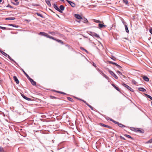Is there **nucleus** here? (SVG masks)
<instances>
[{
	"label": "nucleus",
	"instance_id": "338daca9",
	"mask_svg": "<svg viewBox=\"0 0 152 152\" xmlns=\"http://www.w3.org/2000/svg\"><path fill=\"white\" fill-rule=\"evenodd\" d=\"M9 7H12L11 6H9Z\"/></svg>",
	"mask_w": 152,
	"mask_h": 152
},
{
	"label": "nucleus",
	"instance_id": "0eeeda50",
	"mask_svg": "<svg viewBox=\"0 0 152 152\" xmlns=\"http://www.w3.org/2000/svg\"><path fill=\"white\" fill-rule=\"evenodd\" d=\"M132 129H131L132 130L134 131L135 132H138L140 133H142L143 132L142 131L139 130V129H136L134 128H132Z\"/></svg>",
	"mask_w": 152,
	"mask_h": 152
},
{
	"label": "nucleus",
	"instance_id": "69168bd1",
	"mask_svg": "<svg viewBox=\"0 0 152 152\" xmlns=\"http://www.w3.org/2000/svg\"><path fill=\"white\" fill-rule=\"evenodd\" d=\"M9 7H12L11 6H9Z\"/></svg>",
	"mask_w": 152,
	"mask_h": 152
},
{
	"label": "nucleus",
	"instance_id": "c756f323",
	"mask_svg": "<svg viewBox=\"0 0 152 152\" xmlns=\"http://www.w3.org/2000/svg\"><path fill=\"white\" fill-rule=\"evenodd\" d=\"M124 136H125L129 138H131V139H133L129 135L125 134Z\"/></svg>",
	"mask_w": 152,
	"mask_h": 152
},
{
	"label": "nucleus",
	"instance_id": "5701e85b",
	"mask_svg": "<svg viewBox=\"0 0 152 152\" xmlns=\"http://www.w3.org/2000/svg\"><path fill=\"white\" fill-rule=\"evenodd\" d=\"M118 125L120 127H121V128L124 127H125L126 126L125 125L122 124H121L119 123Z\"/></svg>",
	"mask_w": 152,
	"mask_h": 152
},
{
	"label": "nucleus",
	"instance_id": "473e14b6",
	"mask_svg": "<svg viewBox=\"0 0 152 152\" xmlns=\"http://www.w3.org/2000/svg\"><path fill=\"white\" fill-rule=\"evenodd\" d=\"M4 148L1 147H0V152H4Z\"/></svg>",
	"mask_w": 152,
	"mask_h": 152
},
{
	"label": "nucleus",
	"instance_id": "c03bdc74",
	"mask_svg": "<svg viewBox=\"0 0 152 152\" xmlns=\"http://www.w3.org/2000/svg\"><path fill=\"white\" fill-rule=\"evenodd\" d=\"M117 73L120 74V75H122V73L119 71H118L117 72Z\"/></svg>",
	"mask_w": 152,
	"mask_h": 152
},
{
	"label": "nucleus",
	"instance_id": "423d86ee",
	"mask_svg": "<svg viewBox=\"0 0 152 152\" xmlns=\"http://www.w3.org/2000/svg\"><path fill=\"white\" fill-rule=\"evenodd\" d=\"M32 84L34 86H35L36 85V83L35 81H34V80L32 79L30 77V78H29L28 79Z\"/></svg>",
	"mask_w": 152,
	"mask_h": 152
},
{
	"label": "nucleus",
	"instance_id": "412c9836",
	"mask_svg": "<svg viewBox=\"0 0 152 152\" xmlns=\"http://www.w3.org/2000/svg\"><path fill=\"white\" fill-rule=\"evenodd\" d=\"M0 52L2 54L4 55L5 56H8V54H7V53H5V52H4L3 51L0 50Z\"/></svg>",
	"mask_w": 152,
	"mask_h": 152
},
{
	"label": "nucleus",
	"instance_id": "e2e57ef3",
	"mask_svg": "<svg viewBox=\"0 0 152 152\" xmlns=\"http://www.w3.org/2000/svg\"><path fill=\"white\" fill-rule=\"evenodd\" d=\"M61 1H64V0H61Z\"/></svg>",
	"mask_w": 152,
	"mask_h": 152
},
{
	"label": "nucleus",
	"instance_id": "f3484780",
	"mask_svg": "<svg viewBox=\"0 0 152 152\" xmlns=\"http://www.w3.org/2000/svg\"><path fill=\"white\" fill-rule=\"evenodd\" d=\"M138 89L140 91L143 92L145 91H146V89L143 88H138Z\"/></svg>",
	"mask_w": 152,
	"mask_h": 152
},
{
	"label": "nucleus",
	"instance_id": "6e6d98bb",
	"mask_svg": "<svg viewBox=\"0 0 152 152\" xmlns=\"http://www.w3.org/2000/svg\"><path fill=\"white\" fill-rule=\"evenodd\" d=\"M84 50L86 52H87V53H88V51H87V50H86V49H84Z\"/></svg>",
	"mask_w": 152,
	"mask_h": 152
},
{
	"label": "nucleus",
	"instance_id": "de8ad7c7",
	"mask_svg": "<svg viewBox=\"0 0 152 152\" xmlns=\"http://www.w3.org/2000/svg\"><path fill=\"white\" fill-rule=\"evenodd\" d=\"M50 39H53V40H55V41H56V39L55 38H54L53 37H52V36L51 37V38H50Z\"/></svg>",
	"mask_w": 152,
	"mask_h": 152
},
{
	"label": "nucleus",
	"instance_id": "f257e3e1",
	"mask_svg": "<svg viewBox=\"0 0 152 152\" xmlns=\"http://www.w3.org/2000/svg\"><path fill=\"white\" fill-rule=\"evenodd\" d=\"M122 85L124 86L126 88L130 90V91L132 92L134 91V90L130 87H129V86H128L127 85L125 84L124 83H123L122 84Z\"/></svg>",
	"mask_w": 152,
	"mask_h": 152
},
{
	"label": "nucleus",
	"instance_id": "9d476101",
	"mask_svg": "<svg viewBox=\"0 0 152 152\" xmlns=\"http://www.w3.org/2000/svg\"><path fill=\"white\" fill-rule=\"evenodd\" d=\"M52 0H45V2L49 7L51 6L50 1Z\"/></svg>",
	"mask_w": 152,
	"mask_h": 152
},
{
	"label": "nucleus",
	"instance_id": "393cba45",
	"mask_svg": "<svg viewBox=\"0 0 152 152\" xmlns=\"http://www.w3.org/2000/svg\"><path fill=\"white\" fill-rule=\"evenodd\" d=\"M125 30H126V32L127 33H129V30H128V28L127 26L126 25H125Z\"/></svg>",
	"mask_w": 152,
	"mask_h": 152
},
{
	"label": "nucleus",
	"instance_id": "4d7b16f0",
	"mask_svg": "<svg viewBox=\"0 0 152 152\" xmlns=\"http://www.w3.org/2000/svg\"><path fill=\"white\" fill-rule=\"evenodd\" d=\"M110 118L108 117L107 118V120H110Z\"/></svg>",
	"mask_w": 152,
	"mask_h": 152
},
{
	"label": "nucleus",
	"instance_id": "f8f14e48",
	"mask_svg": "<svg viewBox=\"0 0 152 152\" xmlns=\"http://www.w3.org/2000/svg\"><path fill=\"white\" fill-rule=\"evenodd\" d=\"M101 125L102 126L104 127H105L106 128H108L110 129L111 128L110 126L108 125H105L103 124H101Z\"/></svg>",
	"mask_w": 152,
	"mask_h": 152
},
{
	"label": "nucleus",
	"instance_id": "6e6552de",
	"mask_svg": "<svg viewBox=\"0 0 152 152\" xmlns=\"http://www.w3.org/2000/svg\"><path fill=\"white\" fill-rule=\"evenodd\" d=\"M21 95L23 98H24V99H26L28 101H30L31 100V99L27 97L26 96H24L23 94H21Z\"/></svg>",
	"mask_w": 152,
	"mask_h": 152
},
{
	"label": "nucleus",
	"instance_id": "79ce46f5",
	"mask_svg": "<svg viewBox=\"0 0 152 152\" xmlns=\"http://www.w3.org/2000/svg\"><path fill=\"white\" fill-rule=\"evenodd\" d=\"M132 83L134 84L135 85L137 84V82L135 81V80H132Z\"/></svg>",
	"mask_w": 152,
	"mask_h": 152
},
{
	"label": "nucleus",
	"instance_id": "b1692460",
	"mask_svg": "<svg viewBox=\"0 0 152 152\" xmlns=\"http://www.w3.org/2000/svg\"><path fill=\"white\" fill-rule=\"evenodd\" d=\"M16 2V3L12 2V3L15 5H17L19 4V2H18V0H14Z\"/></svg>",
	"mask_w": 152,
	"mask_h": 152
},
{
	"label": "nucleus",
	"instance_id": "4468645a",
	"mask_svg": "<svg viewBox=\"0 0 152 152\" xmlns=\"http://www.w3.org/2000/svg\"><path fill=\"white\" fill-rule=\"evenodd\" d=\"M21 70L23 71V73L25 74V75H26V77H27V78L28 79L29 78H30V77H29V76L28 75H27L26 74V73L25 72V71L22 69H21Z\"/></svg>",
	"mask_w": 152,
	"mask_h": 152
},
{
	"label": "nucleus",
	"instance_id": "3c124183",
	"mask_svg": "<svg viewBox=\"0 0 152 152\" xmlns=\"http://www.w3.org/2000/svg\"><path fill=\"white\" fill-rule=\"evenodd\" d=\"M121 75V77H122L123 78H125V76L124 75H123L122 74V75Z\"/></svg>",
	"mask_w": 152,
	"mask_h": 152
},
{
	"label": "nucleus",
	"instance_id": "39448f33",
	"mask_svg": "<svg viewBox=\"0 0 152 152\" xmlns=\"http://www.w3.org/2000/svg\"><path fill=\"white\" fill-rule=\"evenodd\" d=\"M75 17L78 19H83L82 17L79 15L75 14L74 15Z\"/></svg>",
	"mask_w": 152,
	"mask_h": 152
},
{
	"label": "nucleus",
	"instance_id": "2eb2a0df",
	"mask_svg": "<svg viewBox=\"0 0 152 152\" xmlns=\"http://www.w3.org/2000/svg\"><path fill=\"white\" fill-rule=\"evenodd\" d=\"M0 28L4 30H10V29L9 28L0 26Z\"/></svg>",
	"mask_w": 152,
	"mask_h": 152
},
{
	"label": "nucleus",
	"instance_id": "72a5a7b5",
	"mask_svg": "<svg viewBox=\"0 0 152 152\" xmlns=\"http://www.w3.org/2000/svg\"><path fill=\"white\" fill-rule=\"evenodd\" d=\"M36 14L37 15H38V16H40L41 18L43 17V15H42L41 14H40V13H36Z\"/></svg>",
	"mask_w": 152,
	"mask_h": 152
},
{
	"label": "nucleus",
	"instance_id": "2f4dec72",
	"mask_svg": "<svg viewBox=\"0 0 152 152\" xmlns=\"http://www.w3.org/2000/svg\"><path fill=\"white\" fill-rule=\"evenodd\" d=\"M152 143V138L150 139L148 141L146 142V143Z\"/></svg>",
	"mask_w": 152,
	"mask_h": 152
},
{
	"label": "nucleus",
	"instance_id": "680f3d73",
	"mask_svg": "<svg viewBox=\"0 0 152 152\" xmlns=\"http://www.w3.org/2000/svg\"><path fill=\"white\" fill-rule=\"evenodd\" d=\"M52 141H53V142H54V141L53 140H52Z\"/></svg>",
	"mask_w": 152,
	"mask_h": 152
},
{
	"label": "nucleus",
	"instance_id": "dca6fc26",
	"mask_svg": "<svg viewBox=\"0 0 152 152\" xmlns=\"http://www.w3.org/2000/svg\"><path fill=\"white\" fill-rule=\"evenodd\" d=\"M143 79L146 81L148 82L149 81V79L146 76H144L143 77Z\"/></svg>",
	"mask_w": 152,
	"mask_h": 152
},
{
	"label": "nucleus",
	"instance_id": "a18cd8bd",
	"mask_svg": "<svg viewBox=\"0 0 152 152\" xmlns=\"http://www.w3.org/2000/svg\"><path fill=\"white\" fill-rule=\"evenodd\" d=\"M58 92H59V93H60L61 94H66V93L64 92H60V91H58Z\"/></svg>",
	"mask_w": 152,
	"mask_h": 152
},
{
	"label": "nucleus",
	"instance_id": "c9c22d12",
	"mask_svg": "<svg viewBox=\"0 0 152 152\" xmlns=\"http://www.w3.org/2000/svg\"><path fill=\"white\" fill-rule=\"evenodd\" d=\"M67 99L68 100H69V101H70L71 102H72L73 100V99L72 98L69 97H67Z\"/></svg>",
	"mask_w": 152,
	"mask_h": 152
},
{
	"label": "nucleus",
	"instance_id": "e433bc0d",
	"mask_svg": "<svg viewBox=\"0 0 152 152\" xmlns=\"http://www.w3.org/2000/svg\"><path fill=\"white\" fill-rule=\"evenodd\" d=\"M123 1L126 4H127L128 3V1L127 0H123Z\"/></svg>",
	"mask_w": 152,
	"mask_h": 152
},
{
	"label": "nucleus",
	"instance_id": "09e8293b",
	"mask_svg": "<svg viewBox=\"0 0 152 152\" xmlns=\"http://www.w3.org/2000/svg\"><path fill=\"white\" fill-rule=\"evenodd\" d=\"M51 37V36H49V35H48V34H47V36L46 37L50 39Z\"/></svg>",
	"mask_w": 152,
	"mask_h": 152
},
{
	"label": "nucleus",
	"instance_id": "603ef678",
	"mask_svg": "<svg viewBox=\"0 0 152 152\" xmlns=\"http://www.w3.org/2000/svg\"><path fill=\"white\" fill-rule=\"evenodd\" d=\"M80 49L82 50H84L85 49L83 48L82 47H80Z\"/></svg>",
	"mask_w": 152,
	"mask_h": 152
},
{
	"label": "nucleus",
	"instance_id": "4c0bfd02",
	"mask_svg": "<svg viewBox=\"0 0 152 152\" xmlns=\"http://www.w3.org/2000/svg\"><path fill=\"white\" fill-rule=\"evenodd\" d=\"M94 36L96 37L97 38H99V35L98 34H96V33H94Z\"/></svg>",
	"mask_w": 152,
	"mask_h": 152
},
{
	"label": "nucleus",
	"instance_id": "bf43d9fd",
	"mask_svg": "<svg viewBox=\"0 0 152 152\" xmlns=\"http://www.w3.org/2000/svg\"><path fill=\"white\" fill-rule=\"evenodd\" d=\"M106 78H107V76H106V75H105V77Z\"/></svg>",
	"mask_w": 152,
	"mask_h": 152
},
{
	"label": "nucleus",
	"instance_id": "4be33fe9",
	"mask_svg": "<svg viewBox=\"0 0 152 152\" xmlns=\"http://www.w3.org/2000/svg\"><path fill=\"white\" fill-rule=\"evenodd\" d=\"M110 121H112L114 123H115V124H117L118 125V124L119 123V122H118L117 121H116L114 120H113V119H110Z\"/></svg>",
	"mask_w": 152,
	"mask_h": 152
},
{
	"label": "nucleus",
	"instance_id": "052dcab7",
	"mask_svg": "<svg viewBox=\"0 0 152 152\" xmlns=\"http://www.w3.org/2000/svg\"><path fill=\"white\" fill-rule=\"evenodd\" d=\"M35 6H39V5L36 4V5H35Z\"/></svg>",
	"mask_w": 152,
	"mask_h": 152
},
{
	"label": "nucleus",
	"instance_id": "20e7f679",
	"mask_svg": "<svg viewBox=\"0 0 152 152\" xmlns=\"http://www.w3.org/2000/svg\"><path fill=\"white\" fill-rule=\"evenodd\" d=\"M54 8L57 10L59 12H62V11H61L60 9L58 8V7L57 5L56 4H54Z\"/></svg>",
	"mask_w": 152,
	"mask_h": 152
},
{
	"label": "nucleus",
	"instance_id": "5fc2aeb1",
	"mask_svg": "<svg viewBox=\"0 0 152 152\" xmlns=\"http://www.w3.org/2000/svg\"><path fill=\"white\" fill-rule=\"evenodd\" d=\"M25 20L27 21L28 22H29L31 21V20Z\"/></svg>",
	"mask_w": 152,
	"mask_h": 152
},
{
	"label": "nucleus",
	"instance_id": "8fccbe9b",
	"mask_svg": "<svg viewBox=\"0 0 152 152\" xmlns=\"http://www.w3.org/2000/svg\"><path fill=\"white\" fill-rule=\"evenodd\" d=\"M120 138H121V139H122V140H125V138L124 137H122V136H121L120 137Z\"/></svg>",
	"mask_w": 152,
	"mask_h": 152
},
{
	"label": "nucleus",
	"instance_id": "ea45409f",
	"mask_svg": "<svg viewBox=\"0 0 152 152\" xmlns=\"http://www.w3.org/2000/svg\"><path fill=\"white\" fill-rule=\"evenodd\" d=\"M79 99L80 100H81L82 101H83L84 103H85L86 105L88 104V103H87L86 101L83 100H82V99Z\"/></svg>",
	"mask_w": 152,
	"mask_h": 152
},
{
	"label": "nucleus",
	"instance_id": "774afa93",
	"mask_svg": "<svg viewBox=\"0 0 152 152\" xmlns=\"http://www.w3.org/2000/svg\"><path fill=\"white\" fill-rule=\"evenodd\" d=\"M113 60H115L114 59V58H112Z\"/></svg>",
	"mask_w": 152,
	"mask_h": 152
},
{
	"label": "nucleus",
	"instance_id": "f03ea898",
	"mask_svg": "<svg viewBox=\"0 0 152 152\" xmlns=\"http://www.w3.org/2000/svg\"><path fill=\"white\" fill-rule=\"evenodd\" d=\"M109 72L111 75L113 77H114L115 79H117L118 78V77L112 71L110 70L109 71Z\"/></svg>",
	"mask_w": 152,
	"mask_h": 152
},
{
	"label": "nucleus",
	"instance_id": "c85d7f7f",
	"mask_svg": "<svg viewBox=\"0 0 152 152\" xmlns=\"http://www.w3.org/2000/svg\"><path fill=\"white\" fill-rule=\"evenodd\" d=\"M145 95L146 96H147V97H148V98H149L152 100V97L150 96L147 94H145Z\"/></svg>",
	"mask_w": 152,
	"mask_h": 152
},
{
	"label": "nucleus",
	"instance_id": "58836bf2",
	"mask_svg": "<svg viewBox=\"0 0 152 152\" xmlns=\"http://www.w3.org/2000/svg\"><path fill=\"white\" fill-rule=\"evenodd\" d=\"M109 63H110V64H114L115 65H116V63H115V62H113L112 61H109Z\"/></svg>",
	"mask_w": 152,
	"mask_h": 152
},
{
	"label": "nucleus",
	"instance_id": "6ab92c4d",
	"mask_svg": "<svg viewBox=\"0 0 152 152\" xmlns=\"http://www.w3.org/2000/svg\"><path fill=\"white\" fill-rule=\"evenodd\" d=\"M8 26H12L13 27H16V28H18L19 27L18 26V25H15V24H9L8 25Z\"/></svg>",
	"mask_w": 152,
	"mask_h": 152
},
{
	"label": "nucleus",
	"instance_id": "a19ab883",
	"mask_svg": "<svg viewBox=\"0 0 152 152\" xmlns=\"http://www.w3.org/2000/svg\"><path fill=\"white\" fill-rule=\"evenodd\" d=\"M94 21L96 23L100 22V21L99 20H95V19L94 20Z\"/></svg>",
	"mask_w": 152,
	"mask_h": 152
},
{
	"label": "nucleus",
	"instance_id": "1a4fd4ad",
	"mask_svg": "<svg viewBox=\"0 0 152 152\" xmlns=\"http://www.w3.org/2000/svg\"><path fill=\"white\" fill-rule=\"evenodd\" d=\"M13 79L15 81L16 83L17 84H19V81L17 77L16 76H14L13 77Z\"/></svg>",
	"mask_w": 152,
	"mask_h": 152
},
{
	"label": "nucleus",
	"instance_id": "0e129e2a",
	"mask_svg": "<svg viewBox=\"0 0 152 152\" xmlns=\"http://www.w3.org/2000/svg\"><path fill=\"white\" fill-rule=\"evenodd\" d=\"M124 39H127L126 38H124Z\"/></svg>",
	"mask_w": 152,
	"mask_h": 152
},
{
	"label": "nucleus",
	"instance_id": "7ed1b4c3",
	"mask_svg": "<svg viewBox=\"0 0 152 152\" xmlns=\"http://www.w3.org/2000/svg\"><path fill=\"white\" fill-rule=\"evenodd\" d=\"M72 7H74L75 6V3L71 1H70L68 0H66Z\"/></svg>",
	"mask_w": 152,
	"mask_h": 152
},
{
	"label": "nucleus",
	"instance_id": "cd10ccee",
	"mask_svg": "<svg viewBox=\"0 0 152 152\" xmlns=\"http://www.w3.org/2000/svg\"><path fill=\"white\" fill-rule=\"evenodd\" d=\"M82 19L83 20V21H82L84 23H86L88 22V20L87 19H86V18H83V19Z\"/></svg>",
	"mask_w": 152,
	"mask_h": 152
},
{
	"label": "nucleus",
	"instance_id": "9b49d317",
	"mask_svg": "<svg viewBox=\"0 0 152 152\" xmlns=\"http://www.w3.org/2000/svg\"><path fill=\"white\" fill-rule=\"evenodd\" d=\"M111 85L118 91H120V89H119V88L116 86L114 84H112Z\"/></svg>",
	"mask_w": 152,
	"mask_h": 152
},
{
	"label": "nucleus",
	"instance_id": "f704fd0d",
	"mask_svg": "<svg viewBox=\"0 0 152 152\" xmlns=\"http://www.w3.org/2000/svg\"><path fill=\"white\" fill-rule=\"evenodd\" d=\"M92 110H93V108L88 103L87 104Z\"/></svg>",
	"mask_w": 152,
	"mask_h": 152
},
{
	"label": "nucleus",
	"instance_id": "bb28decb",
	"mask_svg": "<svg viewBox=\"0 0 152 152\" xmlns=\"http://www.w3.org/2000/svg\"><path fill=\"white\" fill-rule=\"evenodd\" d=\"M99 26L100 28H102L104 26H105L104 25H103V24H101V23H99Z\"/></svg>",
	"mask_w": 152,
	"mask_h": 152
},
{
	"label": "nucleus",
	"instance_id": "a211bd4d",
	"mask_svg": "<svg viewBox=\"0 0 152 152\" xmlns=\"http://www.w3.org/2000/svg\"><path fill=\"white\" fill-rule=\"evenodd\" d=\"M15 18L14 17H9L6 18V20H14L15 19Z\"/></svg>",
	"mask_w": 152,
	"mask_h": 152
},
{
	"label": "nucleus",
	"instance_id": "ddd939ff",
	"mask_svg": "<svg viewBox=\"0 0 152 152\" xmlns=\"http://www.w3.org/2000/svg\"><path fill=\"white\" fill-rule=\"evenodd\" d=\"M47 34L44 32H40L39 33V34L42 35V36L46 37L47 36Z\"/></svg>",
	"mask_w": 152,
	"mask_h": 152
},
{
	"label": "nucleus",
	"instance_id": "37998d69",
	"mask_svg": "<svg viewBox=\"0 0 152 152\" xmlns=\"http://www.w3.org/2000/svg\"><path fill=\"white\" fill-rule=\"evenodd\" d=\"M118 68H121V66H120V65H118V64H117V63L116 64V65H115Z\"/></svg>",
	"mask_w": 152,
	"mask_h": 152
},
{
	"label": "nucleus",
	"instance_id": "7c9ffc66",
	"mask_svg": "<svg viewBox=\"0 0 152 152\" xmlns=\"http://www.w3.org/2000/svg\"><path fill=\"white\" fill-rule=\"evenodd\" d=\"M56 41H57L58 42H60V43H61L62 44L63 43V42L61 40H59L58 39H56Z\"/></svg>",
	"mask_w": 152,
	"mask_h": 152
},
{
	"label": "nucleus",
	"instance_id": "49530a36",
	"mask_svg": "<svg viewBox=\"0 0 152 152\" xmlns=\"http://www.w3.org/2000/svg\"><path fill=\"white\" fill-rule=\"evenodd\" d=\"M149 32L151 34H152V28H150L149 29Z\"/></svg>",
	"mask_w": 152,
	"mask_h": 152
},
{
	"label": "nucleus",
	"instance_id": "a878e982",
	"mask_svg": "<svg viewBox=\"0 0 152 152\" xmlns=\"http://www.w3.org/2000/svg\"><path fill=\"white\" fill-rule=\"evenodd\" d=\"M8 56V58L10 59V60H11L12 61H13L14 63H15L16 62L15 61L12 59L11 57L10 56H9V55H8V56Z\"/></svg>",
	"mask_w": 152,
	"mask_h": 152
},
{
	"label": "nucleus",
	"instance_id": "864d4df0",
	"mask_svg": "<svg viewBox=\"0 0 152 152\" xmlns=\"http://www.w3.org/2000/svg\"><path fill=\"white\" fill-rule=\"evenodd\" d=\"M49 33L50 34H51L52 35H53V33H54L53 32H50V31H49Z\"/></svg>",
	"mask_w": 152,
	"mask_h": 152
},
{
	"label": "nucleus",
	"instance_id": "13d9d810",
	"mask_svg": "<svg viewBox=\"0 0 152 152\" xmlns=\"http://www.w3.org/2000/svg\"><path fill=\"white\" fill-rule=\"evenodd\" d=\"M2 2V0H0V3H1Z\"/></svg>",
	"mask_w": 152,
	"mask_h": 152
},
{
	"label": "nucleus",
	"instance_id": "aec40b11",
	"mask_svg": "<svg viewBox=\"0 0 152 152\" xmlns=\"http://www.w3.org/2000/svg\"><path fill=\"white\" fill-rule=\"evenodd\" d=\"M64 7L62 5H61L60 6V10L61 11H63L64 10Z\"/></svg>",
	"mask_w": 152,
	"mask_h": 152
}]
</instances>
